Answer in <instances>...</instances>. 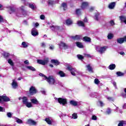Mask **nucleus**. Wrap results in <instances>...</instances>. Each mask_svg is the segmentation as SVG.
Returning a JSON list of instances; mask_svg holds the SVG:
<instances>
[{"label":"nucleus","mask_w":126,"mask_h":126,"mask_svg":"<svg viewBox=\"0 0 126 126\" xmlns=\"http://www.w3.org/2000/svg\"><path fill=\"white\" fill-rule=\"evenodd\" d=\"M99 15H100V14L97 13L94 15V19L95 20H96V21H98L99 20Z\"/></svg>","instance_id":"nucleus-37"},{"label":"nucleus","mask_w":126,"mask_h":126,"mask_svg":"<svg viewBox=\"0 0 126 126\" xmlns=\"http://www.w3.org/2000/svg\"><path fill=\"white\" fill-rule=\"evenodd\" d=\"M113 84L114 86L115 87V88H117V83H116V82H113Z\"/></svg>","instance_id":"nucleus-60"},{"label":"nucleus","mask_w":126,"mask_h":126,"mask_svg":"<svg viewBox=\"0 0 126 126\" xmlns=\"http://www.w3.org/2000/svg\"><path fill=\"white\" fill-rule=\"evenodd\" d=\"M39 76H42V77H44V78H45V80H46V81L51 85H54V84H55V82H56V80L53 77V76H49L48 77L42 73H39Z\"/></svg>","instance_id":"nucleus-1"},{"label":"nucleus","mask_w":126,"mask_h":126,"mask_svg":"<svg viewBox=\"0 0 126 126\" xmlns=\"http://www.w3.org/2000/svg\"><path fill=\"white\" fill-rule=\"evenodd\" d=\"M60 47H63L64 49H67L68 48V46L65 43H64L63 42H61L60 44H59Z\"/></svg>","instance_id":"nucleus-17"},{"label":"nucleus","mask_w":126,"mask_h":126,"mask_svg":"<svg viewBox=\"0 0 126 126\" xmlns=\"http://www.w3.org/2000/svg\"><path fill=\"white\" fill-rule=\"evenodd\" d=\"M92 120H93V121H96V120H97V116L93 115L92 116Z\"/></svg>","instance_id":"nucleus-51"},{"label":"nucleus","mask_w":126,"mask_h":126,"mask_svg":"<svg viewBox=\"0 0 126 126\" xmlns=\"http://www.w3.org/2000/svg\"><path fill=\"white\" fill-rule=\"evenodd\" d=\"M109 23L111 26H114V25H115V22L114 20H111Z\"/></svg>","instance_id":"nucleus-50"},{"label":"nucleus","mask_w":126,"mask_h":126,"mask_svg":"<svg viewBox=\"0 0 126 126\" xmlns=\"http://www.w3.org/2000/svg\"><path fill=\"white\" fill-rule=\"evenodd\" d=\"M65 23L66 25L67 26L71 25V24L73 23V22H72V20L70 18L67 19L65 21Z\"/></svg>","instance_id":"nucleus-13"},{"label":"nucleus","mask_w":126,"mask_h":126,"mask_svg":"<svg viewBox=\"0 0 126 126\" xmlns=\"http://www.w3.org/2000/svg\"><path fill=\"white\" fill-rule=\"evenodd\" d=\"M84 22L85 23H87L88 22V20L87 19V17H85L84 19Z\"/></svg>","instance_id":"nucleus-57"},{"label":"nucleus","mask_w":126,"mask_h":126,"mask_svg":"<svg viewBox=\"0 0 126 126\" xmlns=\"http://www.w3.org/2000/svg\"><path fill=\"white\" fill-rule=\"evenodd\" d=\"M106 113L108 115H110V114L111 113V109L110 108H108L107 110L106 111Z\"/></svg>","instance_id":"nucleus-53"},{"label":"nucleus","mask_w":126,"mask_h":126,"mask_svg":"<svg viewBox=\"0 0 126 126\" xmlns=\"http://www.w3.org/2000/svg\"><path fill=\"white\" fill-rule=\"evenodd\" d=\"M114 37V34L113 33H108L107 35V38L108 40H112L113 38Z\"/></svg>","instance_id":"nucleus-33"},{"label":"nucleus","mask_w":126,"mask_h":126,"mask_svg":"<svg viewBox=\"0 0 126 126\" xmlns=\"http://www.w3.org/2000/svg\"><path fill=\"white\" fill-rule=\"evenodd\" d=\"M40 17L41 20H44V19H45V15H41Z\"/></svg>","instance_id":"nucleus-54"},{"label":"nucleus","mask_w":126,"mask_h":126,"mask_svg":"<svg viewBox=\"0 0 126 126\" xmlns=\"http://www.w3.org/2000/svg\"><path fill=\"white\" fill-rule=\"evenodd\" d=\"M83 40L84 42H89L90 43L91 42V38L88 36H84L83 38Z\"/></svg>","instance_id":"nucleus-16"},{"label":"nucleus","mask_w":126,"mask_h":126,"mask_svg":"<svg viewBox=\"0 0 126 126\" xmlns=\"http://www.w3.org/2000/svg\"><path fill=\"white\" fill-rule=\"evenodd\" d=\"M47 3H48L49 5H53V4H54V0H48Z\"/></svg>","instance_id":"nucleus-46"},{"label":"nucleus","mask_w":126,"mask_h":126,"mask_svg":"<svg viewBox=\"0 0 126 126\" xmlns=\"http://www.w3.org/2000/svg\"><path fill=\"white\" fill-rule=\"evenodd\" d=\"M116 6V2H112L110 3L108 6L109 8L110 9H113V8L115 7Z\"/></svg>","instance_id":"nucleus-14"},{"label":"nucleus","mask_w":126,"mask_h":126,"mask_svg":"<svg viewBox=\"0 0 126 126\" xmlns=\"http://www.w3.org/2000/svg\"><path fill=\"white\" fill-rule=\"evenodd\" d=\"M29 7L31 8L32 10H35V8H36V6H35L34 4L31 3L29 4Z\"/></svg>","instance_id":"nucleus-32"},{"label":"nucleus","mask_w":126,"mask_h":126,"mask_svg":"<svg viewBox=\"0 0 126 126\" xmlns=\"http://www.w3.org/2000/svg\"><path fill=\"white\" fill-rule=\"evenodd\" d=\"M117 42L118 43V44H124L125 42H126V36L118 38L117 39Z\"/></svg>","instance_id":"nucleus-6"},{"label":"nucleus","mask_w":126,"mask_h":126,"mask_svg":"<svg viewBox=\"0 0 126 126\" xmlns=\"http://www.w3.org/2000/svg\"><path fill=\"white\" fill-rule=\"evenodd\" d=\"M7 117H8V118H11V117H12V114L10 112H8L7 113Z\"/></svg>","instance_id":"nucleus-49"},{"label":"nucleus","mask_w":126,"mask_h":126,"mask_svg":"<svg viewBox=\"0 0 126 126\" xmlns=\"http://www.w3.org/2000/svg\"><path fill=\"white\" fill-rule=\"evenodd\" d=\"M108 68L110 70H114V69H115V68H116V64H111L109 65Z\"/></svg>","instance_id":"nucleus-22"},{"label":"nucleus","mask_w":126,"mask_h":126,"mask_svg":"<svg viewBox=\"0 0 126 126\" xmlns=\"http://www.w3.org/2000/svg\"><path fill=\"white\" fill-rule=\"evenodd\" d=\"M106 51V47L105 46L101 47L100 48L99 52L100 53V54H103Z\"/></svg>","instance_id":"nucleus-26"},{"label":"nucleus","mask_w":126,"mask_h":126,"mask_svg":"<svg viewBox=\"0 0 126 126\" xmlns=\"http://www.w3.org/2000/svg\"><path fill=\"white\" fill-rule=\"evenodd\" d=\"M2 56L4 57L5 59H6V60H7V59H8V58H9L10 54L7 52H4L2 54Z\"/></svg>","instance_id":"nucleus-21"},{"label":"nucleus","mask_w":126,"mask_h":126,"mask_svg":"<svg viewBox=\"0 0 126 126\" xmlns=\"http://www.w3.org/2000/svg\"><path fill=\"white\" fill-rule=\"evenodd\" d=\"M45 121V122H47V123L48 125H52V121H51V120H50V118H46Z\"/></svg>","instance_id":"nucleus-35"},{"label":"nucleus","mask_w":126,"mask_h":126,"mask_svg":"<svg viewBox=\"0 0 126 126\" xmlns=\"http://www.w3.org/2000/svg\"><path fill=\"white\" fill-rule=\"evenodd\" d=\"M23 104L26 105V103L28 102V98L26 96H23L22 98Z\"/></svg>","instance_id":"nucleus-20"},{"label":"nucleus","mask_w":126,"mask_h":126,"mask_svg":"<svg viewBox=\"0 0 126 126\" xmlns=\"http://www.w3.org/2000/svg\"><path fill=\"white\" fill-rule=\"evenodd\" d=\"M76 46L78 47V48H80V49H82L84 48V46H83V44H82V43L80 42H76Z\"/></svg>","instance_id":"nucleus-18"},{"label":"nucleus","mask_w":126,"mask_h":126,"mask_svg":"<svg viewBox=\"0 0 126 126\" xmlns=\"http://www.w3.org/2000/svg\"><path fill=\"white\" fill-rule=\"evenodd\" d=\"M8 63H9V64H10V65H11L12 66H13V65H14V63H13V62L12 61V60H11V59H9L8 60Z\"/></svg>","instance_id":"nucleus-39"},{"label":"nucleus","mask_w":126,"mask_h":126,"mask_svg":"<svg viewBox=\"0 0 126 126\" xmlns=\"http://www.w3.org/2000/svg\"><path fill=\"white\" fill-rule=\"evenodd\" d=\"M89 5L88 2H83L81 6L82 9H85Z\"/></svg>","instance_id":"nucleus-9"},{"label":"nucleus","mask_w":126,"mask_h":126,"mask_svg":"<svg viewBox=\"0 0 126 126\" xmlns=\"http://www.w3.org/2000/svg\"><path fill=\"white\" fill-rule=\"evenodd\" d=\"M58 74L61 76V77H64L65 76V73L63 72V71H60L58 73Z\"/></svg>","instance_id":"nucleus-24"},{"label":"nucleus","mask_w":126,"mask_h":126,"mask_svg":"<svg viewBox=\"0 0 126 126\" xmlns=\"http://www.w3.org/2000/svg\"><path fill=\"white\" fill-rule=\"evenodd\" d=\"M122 96L123 97H124V98H126V94H122Z\"/></svg>","instance_id":"nucleus-64"},{"label":"nucleus","mask_w":126,"mask_h":126,"mask_svg":"<svg viewBox=\"0 0 126 126\" xmlns=\"http://www.w3.org/2000/svg\"><path fill=\"white\" fill-rule=\"evenodd\" d=\"M12 86H13V88H16L17 87V82H15V80H13L12 83Z\"/></svg>","instance_id":"nucleus-28"},{"label":"nucleus","mask_w":126,"mask_h":126,"mask_svg":"<svg viewBox=\"0 0 126 126\" xmlns=\"http://www.w3.org/2000/svg\"><path fill=\"white\" fill-rule=\"evenodd\" d=\"M67 70H69V71H72V70H74V68L72 67V66H67Z\"/></svg>","instance_id":"nucleus-40"},{"label":"nucleus","mask_w":126,"mask_h":126,"mask_svg":"<svg viewBox=\"0 0 126 126\" xmlns=\"http://www.w3.org/2000/svg\"><path fill=\"white\" fill-rule=\"evenodd\" d=\"M0 22H3V17L0 15Z\"/></svg>","instance_id":"nucleus-56"},{"label":"nucleus","mask_w":126,"mask_h":126,"mask_svg":"<svg viewBox=\"0 0 126 126\" xmlns=\"http://www.w3.org/2000/svg\"><path fill=\"white\" fill-rule=\"evenodd\" d=\"M77 57L79 60H83L84 59V57L80 54L77 55Z\"/></svg>","instance_id":"nucleus-45"},{"label":"nucleus","mask_w":126,"mask_h":126,"mask_svg":"<svg viewBox=\"0 0 126 126\" xmlns=\"http://www.w3.org/2000/svg\"><path fill=\"white\" fill-rule=\"evenodd\" d=\"M120 18V19L121 21V22H124L125 23V21H126V17H125L124 16H120L119 17Z\"/></svg>","instance_id":"nucleus-31"},{"label":"nucleus","mask_w":126,"mask_h":126,"mask_svg":"<svg viewBox=\"0 0 126 126\" xmlns=\"http://www.w3.org/2000/svg\"><path fill=\"white\" fill-rule=\"evenodd\" d=\"M116 74H117V76H124V75H125V73H124L121 71L117 72Z\"/></svg>","instance_id":"nucleus-36"},{"label":"nucleus","mask_w":126,"mask_h":126,"mask_svg":"<svg viewBox=\"0 0 126 126\" xmlns=\"http://www.w3.org/2000/svg\"><path fill=\"white\" fill-rule=\"evenodd\" d=\"M124 125H126V121L121 120L119 121V123L118 125V126H124Z\"/></svg>","instance_id":"nucleus-23"},{"label":"nucleus","mask_w":126,"mask_h":126,"mask_svg":"<svg viewBox=\"0 0 126 126\" xmlns=\"http://www.w3.org/2000/svg\"><path fill=\"white\" fill-rule=\"evenodd\" d=\"M8 8H9V10L11 11V12L9 10L8 11V12L10 14H11V13L13 12H15V8H14V7L12 6H9L8 7Z\"/></svg>","instance_id":"nucleus-19"},{"label":"nucleus","mask_w":126,"mask_h":126,"mask_svg":"<svg viewBox=\"0 0 126 126\" xmlns=\"http://www.w3.org/2000/svg\"><path fill=\"white\" fill-rule=\"evenodd\" d=\"M72 119H74V120H76V119H77V118H78L77 114V113H73L72 115Z\"/></svg>","instance_id":"nucleus-43"},{"label":"nucleus","mask_w":126,"mask_h":126,"mask_svg":"<svg viewBox=\"0 0 126 126\" xmlns=\"http://www.w3.org/2000/svg\"><path fill=\"white\" fill-rule=\"evenodd\" d=\"M107 99L108 100V101H113V97H107Z\"/></svg>","instance_id":"nucleus-55"},{"label":"nucleus","mask_w":126,"mask_h":126,"mask_svg":"<svg viewBox=\"0 0 126 126\" xmlns=\"http://www.w3.org/2000/svg\"><path fill=\"white\" fill-rule=\"evenodd\" d=\"M119 54H120V55H121L122 56H123V55H125V52H121L119 53Z\"/></svg>","instance_id":"nucleus-63"},{"label":"nucleus","mask_w":126,"mask_h":126,"mask_svg":"<svg viewBox=\"0 0 126 126\" xmlns=\"http://www.w3.org/2000/svg\"><path fill=\"white\" fill-rule=\"evenodd\" d=\"M77 24L80 27H85V24L82 21H78Z\"/></svg>","instance_id":"nucleus-12"},{"label":"nucleus","mask_w":126,"mask_h":126,"mask_svg":"<svg viewBox=\"0 0 126 126\" xmlns=\"http://www.w3.org/2000/svg\"><path fill=\"white\" fill-rule=\"evenodd\" d=\"M2 101H3V102H9V101H10V98L7 97V96L0 95V103H1Z\"/></svg>","instance_id":"nucleus-5"},{"label":"nucleus","mask_w":126,"mask_h":126,"mask_svg":"<svg viewBox=\"0 0 126 126\" xmlns=\"http://www.w3.org/2000/svg\"><path fill=\"white\" fill-rule=\"evenodd\" d=\"M51 27H53V28H55V29H57V30H60V26H56V27H55V26H52Z\"/></svg>","instance_id":"nucleus-52"},{"label":"nucleus","mask_w":126,"mask_h":126,"mask_svg":"<svg viewBox=\"0 0 126 126\" xmlns=\"http://www.w3.org/2000/svg\"><path fill=\"white\" fill-rule=\"evenodd\" d=\"M40 46H41L42 48H46V44L45 43V42H42V43L40 44Z\"/></svg>","instance_id":"nucleus-48"},{"label":"nucleus","mask_w":126,"mask_h":126,"mask_svg":"<svg viewBox=\"0 0 126 126\" xmlns=\"http://www.w3.org/2000/svg\"><path fill=\"white\" fill-rule=\"evenodd\" d=\"M75 13L76 15H80V14H81V9H76L75 11Z\"/></svg>","instance_id":"nucleus-34"},{"label":"nucleus","mask_w":126,"mask_h":126,"mask_svg":"<svg viewBox=\"0 0 126 126\" xmlns=\"http://www.w3.org/2000/svg\"><path fill=\"white\" fill-rule=\"evenodd\" d=\"M94 10V8L93 7H91L90 8V11H93Z\"/></svg>","instance_id":"nucleus-61"},{"label":"nucleus","mask_w":126,"mask_h":126,"mask_svg":"<svg viewBox=\"0 0 126 126\" xmlns=\"http://www.w3.org/2000/svg\"><path fill=\"white\" fill-rule=\"evenodd\" d=\"M58 103L61 105H63L64 106V105H66L67 104V100L65 98L59 97L58 98Z\"/></svg>","instance_id":"nucleus-3"},{"label":"nucleus","mask_w":126,"mask_h":126,"mask_svg":"<svg viewBox=\"0 0 126 126\" xmlns=\"http://www.w3.org/2000/svg\"><path fill=\"white\" fill-rule=\"evenodd\" d=\"M71 74H72V75H74L75 76V73L72 71H71Z\"/></svg>","instance_id":"nucleus-62"},{"label":"nucleus","mask_w":126,"mask_h":126,"mask_svg":"<svg viewBox=\"0 0 126 126\" xmlns=\"http://www.w3.org/2000/svg\"><path fill=\"white\" fill-rule=\"evenodd\" d=\"M24 63L25 64H28V63H29V62L28 61V60L25 61Z\"/></svg>","instance_id":"nucleus-59"},{"label":"nucleus","mask_w":126,"mask_h":126,"mask_svg":"<svg viewBox=\"0 0 126 126\" xmlns=\"http://www.w3.org/2000/svg\"><path fill=\"white\" fill-rule=\"evenodd\" d=\"M25 105L28 108L32 107V104L31 102H28Z\"/></svg>","instance_id":"nucleus-42"},{"label":"nucleus","mask_w":126,"mask_h":126,"mask_svg":"<svg viewBox=\"0 0 126 126\" xmlns=\"http://www.w3.org/2000/svg\"><path fill=\"white\" fill-rule=\"evenodd\" d=\"M94 83L95 84H99V83H100V81H99V79L96 78L94 79Z\"/></svg>","instance_id":"nucleus-47"},{"label":"nucleus","mask_w":126,"mask_h":126,"mask_svg":"<svg viewBox=\"0 0 126 126\" xmlns=\"http://www.w3.org/2000/svg\"><path fill=\"white\" fill-rule=\"evenodd\" d=\"M24 6H21L20 7L21 10H22V13L23 14V15L24 16H26L27 15V12L25 9H24Z\"/></svg>","instance_id":"nucleus-11"},{"label":"nucleus","mask_w":126,"mask_h":126,"mask_svg":"<svg viewBox=\"0 0 126 126\" xmlns=\"http://www.w3.org/2000/svg\"><path fill=\"white\" fill-rule=\"evenodd\" d=\"M87 67L88 68V70L90 72H93V69L92 68V67H91V65H90V64H89L87 65Z\"/></svg>","instance_id":"nucleus-29"},{"label":"nucleus","mask_w":126,"mask_h":126,"mask_svg":"<svg viewBox=\"0 0 126 126\" xmlns=\"http://www.w3.org/2000/svg\"><path fill=\"white\" fill-rule=\"evenodd\" d=\"M69 103L71 106H73L74 107H76L78 104L77 103V101L74 100H71L69 101Z\"/></svg>","instance_id":"nucleus-15"},{"label":"nucleus","mask_w":126,"mask_h":126,"mask_svg":"<svg viewBox=\"0 0 126 126\" xmlns=\"http://www.w3.org/2000/svg\"><path fill=\"white\" fill-rule=\"evenodd\" d=\"M16 122L18 124H23V121L21 120V119L17 118H16Z\"/></svg>","instance_id":"nucleus-41"},{"label":"nucleus","mask_w":126,"mask_h":126,"mask_svg":"<svg viewBox=\"0 0 126 126\" xmlns=\"http://www.w3.org/2000/svg\"><path fill=\"white\" fill-rule=\"evenodd\" d=\"M99 104H100L101 107H103L104 106V103L101 101H99Z\"/></svg>","instance_id":"nucleus-58"},{"label":"nucleus","mask_w":126,"mask_h":126,"mask_svg":"<svg viewBox=\"0 0 126 126\" xmlns=\"http://www.w3.org/2000/svg\"><path fill=\"white\" fill-rule=\"evenodd\" d=\"M22 45L23 46V48H27L28 47V45L26 43L25 41H24L22 43Z\"/></svg>","instance_id":"nucleus-44"},{"label":"nucleus","mask_w":126,"mask_h":126,"mask_svg":"<svg viewBox=\"0 0 126 126\" xmlns=\"http://www.w3.org/2000/svg\"><path fill=\"white\" fill-rule=\"evenodd\" d=\"M27 124L31 125V126H36L37 125V122L32 119H28Z\"/></svg>","instance_id":"nucleus-8"},{"label":"nucleus","mask_w":126,"mask_h":126,"mask_svg":"<svg viewBox=\"0 0 126 126\" xmlns=\"http://www.w3.org/2000/svg\"><path fill=\"white\" fill-rule=\"evenodd\" d=\"M31 34L33 36V37H36V36H38V35H39V32L37 31V29L33 28L32 30Z\"/></svg>","instance_id":"nucleus-7"},{"label":"nucleus","mask_w":126,"mask_h":126,"mask_svg":"<svg viewBox=\"0 0 126 126\" xmlns=\"http://www.w3.org/2000/svg\"><path fill=\"white\" fill-rule=\"evenodd\" d=\"M51 63H53L55 65H59L61 63L57 60L52 59L51 60Z\"/></svg>","instance_id":"nucleus-10"},{"label":"nucleus","mask_w":126,"mask_h":126,"mask_svg":"<svg viewBox=\"0 0 126 126\" xmlns=\"http://www.w3.org/2000/svg\"><path fill=\"white\" fill-rule=\"evenodd\" d=\"M27 68L30 70H32V71H36V69L32 66H27Z\"/></svg>","instance_id":"nucleus-30"},{"label":"nucleus","mask_w":126,"mask_h":126,"mask_svg":"<svg viewBox=\"0 0 126 126\" xmlns=\"http://www.w3.org/2000/svg\"><path fill=\"white\" fill-rule=\"evenodd\" d=\"M71 38L73 40H80V35H76L75 36H71Z\"/></svg>","instance_id":"nucleus-25"},{"label":"nucleus","mask_w":126,"mask_h":126,"mask_svg":"<svg viewBox=\"0 0 126 126\" xmlns=\"http://www.w3.org/2000/svg\"><path fill=\"white\" fill-rule=\"evenodd\" d=\"M37 93V90L34 86H32L30 88L29 93L28 94V97H30V96H32L33 95H35Z\"/></svg>","instance_id":"nucleus-2"},{"label":"nucleus","mask_w":126,"mask_h":126,"mask_svg":"<svg viewBox=\"0 0 126 126\" xmlns=\"http://www.w3.org/2000/svg\"><path fill=\"white\" fill-rule=\"evenodd\" d=\"M31 101L33 104H38V100H37V99H31Z\"/></svg>","instance_id":"nucleus-38"},{"label":"nucleus","mask_w":126,"mask_h":126,"mask_svg":"<svg viewBox=\"0 0 126 126\" xmlns=\"http://www.w3.org/2000/svg\"><path fill=\"white\" fill-rule=\"evenodd\" d=\"M61 6L63 8V10H65L67 8V4L65 2H63L61 4Z\"/></svg>","instance_id":"nucleus-27"},{"label":"nucleus","mask_w":126,"mask_h":126,"mask_svg":"<svg viewBox=\"0 0 126 126\" xmlns=\"http://www.w3.org/2000/svg\"><path fill=\"white\" fill-rule=\"evenodd\" d=\"M37 62L39 64H41L42 65H46L48 63H49V59H46L45 60H37Z\"/></svg>","instance_id":"nucleus-4"}]
</instances>
